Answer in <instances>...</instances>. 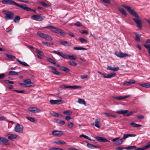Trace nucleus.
I'll return each instance as SVG.
<instances>
[{"label": "nucleus", "mask_w": 150, "mask_h": 150, "mask_svg": "<svg viewBox=\"0 0 150 150\" xmlns=\"http://www.w3.org/2000/svg\"><path fill=\"white\" fill-rule=\"evenodd\" d=\"M123 141V139H121L120 140L117 141L115 142L113 144L115 146L120 145L122 143Z\"/></svg>", "instance_id": "cd10ccee"}, {"label": "nucleus", "mask_w": 150, "mask_h": 150, "mask_svg": "<svg viewBox=\"0 0 150 150\" xmlns=\"http://www.w3.org/2000/svg\"><path fill=\"white\" fill-rule=\"evenodd\" d=\"M44 28H49L51 31L58 34L62 36H65L66 35V33L64 32L61 29L59 28L54 27L53 25L50 24L47 25Z\"/></svg>", "instance_id": "7ed1b4c3"}, {"label": "nucleus", "mask_w": 150, "mask_h": 150, "mask_svg": "<svg viewBox=\"0 0 150 150\" xmlns=\"http://www.w3.org/2000/svg\"><path fill=\"white\" fill-rule=\"evenodd\" d=\"M35 51L40 55L42 56H44V54L43 53V52H42L40 50H39L38 49H37V48H36L35 49Z\"/></svg>", "instance_id": "2f4dec72"}, {"label": "nucleus", "mask_w": 150, "mask_h": 150, "mask_svg": "<svg viewBox=\"0 0 150 150\" xmlns=\"http://www.w3.org/2000/svg\"><path fill=\"white\" fill-rule=\"evenodd\" d=\"M103 3L109 4H111L110 0H100Z\"/></svg>", "instance_id": "5fc2aeb1"}, {"label": "nucleus", "mask_w": 150, "mask_h": 150, "mask_svg": "<svg viewBox=\"0 0 150 150\" xmlns=\"http://www.w3.org/2000/svg\"><path fill=\"white\" fill-rule=\"evenodd\" d=\"M88 76L87 75H82L80 76V78L81 79H84L88 77Z\"/></svg>", "instance_id": "0e129e2a"}, {"label": "nucleus", "mask_w": 150, "mask_h": 150, "mask_svg": "<svg viewBox=\"0 0 150 150\" xmlns=\"http://www.w3.org/2000/svg\"><path fill=\"white\" fill-rule=\"evenodd\" d=\"M96 139L97 140L100 142H109V141L106 139L105 138L99 136L96 137Z\"/></svg>", "instance_id": "412c9836"}, {"label": "nucleus", "mask_w": 150, "mask_h": 150, "mask_svg": "<svg viewBox=\"0 0 150 150\" xmlns=\"http://www.w3.org/2000/svg\"><path fill=\"white\" fill-rule=\"evenodd\" d=\"M23 126L19 124H17L14 127V131L18 133H22L23 131Z\"/></svg>", "instance_id": "0eeeda50"}, {"label": "nucleus", "mask_w": 150, "mask_h": 150, "mask_svg": "<svg viewBox=\"0 0 150 150\" xmlns=\"http://www.w3.org/2000/svg\"><path fill=\"white\" fill-rule=\"evenodd\" d=\"M124 149L125 148L123 147H119L116 148L115 150H122Z\"/></svg>", "instance_id": "774afa93"}, {"label": "nucleus", "mask_w": 150, "mask_h": 150, "mask_svg": "<svg viewBox=\"0 0 150 150\" xmlns=\"http://www.w3.org/2000/svg\"><path fill=\"white\" fill-rule=\"evenodd\" d=\"M24 81L25 84V87H30L32 86V85L31 84L32 83L30 79H25L24 80Z\"/></svg>", "instance_id": "a211bd4d"}, {"label": "nucleus", "mask_w": 150, "mask_h": 150, "mask_svg": "<svg viewBox=\"0 0 150 150\" xmlns=\"http://www.w3.org/2000/svg\"><path fill=\"white\" fill-rule=\"evenodd\" d=\"M130 125H131L132 126L134 127H142L141 125L137 124L134 122H131L130 124Z\"/></svg>", "instance_id": "473e14b6"}, {"label": "nucleus", "mask_w": 150, "mask_h": 150, "mask_svg": "<svg viewBox=\"0 0 150 150\" xmlns=\"http://www.w3.org/2000/svg\"><path fill=\"white\" fill-rule=\"evenodd\" d=\"M39 3L42 4L44 7H48L50 6V5L47 4H46L43 1H40Z\"/></svg>", "instance_id": "09e8293b"}, {"label": "nucleus", "mask_w": 150, "mask_h": 150, "mask_svg": "<svg viewBox=\"0 0 150 150\" xmlns=\"http://www.w3.org/2000/svg\"><path fill=\"white\" fill-rule=\"evenodd\" d=\"M115 54L118 57L122 58L128 57L130 55L125 53L117 51L115 52Z\"/></svg>", "instance_id": "9b49d317"}, {"label": "nucleus", "mask_w": 150, "mask_h": 150, "mask_svg": "<svg viewBox=\"0 0 150 150\" xmlns=\"http://www.w3.org/2000/svg\"><path fill=\"white\" fill-rule=\"evenodd\" d=\"M4 82L6 83H9V84H13L14 83V82L13 81H10L8 80H5L4 81Z\"/></svg>", "instance_id": "13d9d810"}, {"label": "nucleus", "mask_w": 150, "mask_h": 150, "mask_svg": "<svg viewBox=\"0 0 150 150\" xmlns=\"http://www.w3.org/2000/svg\"><path fill=\"white\" fill-rule=\"evenodd\" d=\"M48 67L51 69V71L53 74L58 76H60L61 75V74L57 71L56 70V69L54 67L51 66H49Z\"/></svg>", "instance_id": "4468645a"}, {"label": "nucleus", "mask_w": 150, "mask_h": 150, "mask_svg": "<svg viewBox=\"0 0 150 150\" xmlns=\"http://www.w3.org/2000/svg\"><path fill=\"white\" fill-rule=\"evenodd\" d=\"M59 42L62 45L65 46H69L71 45L72 44L71 42L68 43L67 41L61 40L59 41Z\"/></svg>", "instance_id": "aec40b11"}, {"label": "nucleus", "mask_w": 150, "mask_h": 150, "mask_svg": "<svg viewBox=\"0 0 150 150\" xmlns=\"http://www.w3.org/2000/svg\"><path fill=\"white\" fill-rule=\"evenodd\" d=\"M9 75H18V72L14 71H10L8 73Z\"/></svg>", "instance_id": "ea45409f"}, {"label": "nucleus", "mask_w": 150, "mask_h": 150, "mask_svg": "<svg viewBox=\"0 0 150 150\" xmlns=\"http://www.w3.org/2000/svg\"><path fill=\"white\" fill-rule=\"evenodd\" d=\"M75 25L76 26H82V24H81V23L80 22H78L76 23L75 24Z\"/></svg>", "instance_id": "338daca9"}, {"label": "nucleus", "mask_w": 150, "mask_h": 150, "mask_svg": "<svg viewBox=\"0 0 150 150\" xmlns=\"http://www.w3.org/2000/svg\"><path fill=\"white\" fill-rule=\"evenodd\" d=\"M1 2L3 4L16 5L22 8L23 10L26 11H33L34 12L36 13L35 10H33L28 7L26 6L24 4L22 5H20L12 0H2Z\"/></svg>", "instance_id": "f03ea898"}, {"label": "nucleus", "mask_w": 150, "mask_h": 150, "mask_svg": "<svg viewBox=\"0 0 150 150\" xmlns=\"http://www.w3.org/2000/svg\"><path fill=\"white\" fill-rule=\"evenodd\" d=\"M44 39L47 40L51 41L52 40V37L46 34Z\"/></svg>", "instance_id": "4c0bfd02"}, {"label": "nucleus", "mask_w": 150, "mask_h": 150, "mask_svg": "<svg viewBox=\"0 0 150 150\" xmlns=\"http://www.w3.org/2000/svg\"><path fill=\"white\" fill-rule=\"evenodd\" d=\"M63 87L64 88H70L73 89H76L77 88H81V86H66L65 85H64L63 86Z\"/></svg>", "instance_id": "dca6fc26"}, {"label": "nucleus", "mask_w": 150, "mask_h": 150, "mask_svg": "<svg viewBox=\"0 0 150 150\" xmlns=\"http://www.w3.org/2000/svg\"><path fill=\"white\" fill-rule=\"evenodd\" d=\"M135 82V80H132L129 81H125L123 83V84L125 86H129L134 84Z\"/></svg>", "instance_id": "4be33fe9"}, {"label": "nucleus", "mask_w": 150, "mask_h": 150, "mask_svg": "<svg viewBox=\"0 0 150 150\" xmlns=\"http://www.w3.org/2000/svg\"><path fill=\"white\" fill-rule=\"evenodd\" d=\"M119 10L122 14L124 15L125 16H127L126 13L123 8H119Z\"/></svg>", "instance_id": "f704fd0d"}, {"label": "nucleus", "mask_w": 150, "mask_h": 150, "mask_svg": "<svg viewBox=\"0 0 150 150\" xmlns=\"http://www.w3.org/2000/svg\"><path fill=\"white\" fill-rule=\"evenodd\" d=\"M73 49L74 50H87V49L85 48H83L82 47H74Z\"/></svg>", "instance_id": "a18cd8bd"}, {"label": "nucleus", "mask_w": 150, "mask_h": 150, "mask_svg": "<svg viewBox=\"0 0 150 150\" xmlns=\"http://www.w3.org/2000/svg\"><path fill=\"white\" fill-rule=\"evenodd\" d=\"M13 91L20 93H23L25 92L24 90H14Z\"/></svg>", "instance_id": "e2e57ef3"}, {"label": "nucleus", "mask_w": 150, "mask_h": 150, "mask_svg": "<svg viewBox=\"0 0 150 150\" xmlns=\"http://www.w3.org/2000/svg\"><path fill=\"white\" fill-rule=\"evenodd\" d=\"M80 32L82 34L87 35L88 33V32L86 30H81L80 31Z\"/></svg>", "instance_id": "052dcab7"}, {"label": "nucleus", "mask_w": 150, "mask_h": 150, "mask_svg": "<svg viewBox=\"0 0 150 150\" xmlns=\"http://www.w3.org/2000/svg\"><path fill=\"white\" fill-rule=\"evenodd\" d=\"M8 140L7 139L0 137V144H2L5 145H9L10 143L8 142Z\"/></svg>", "instance_id": "f8f14e48"}, {"label": "nucleus", "mask_w": 150, "mask_h": 150, "mask_svg": "<svg viewBox=\"0 0 150 150\" xmlns=\"http://www.w3.org/2000/svg\"><path fill=\"white\" fill-rule=\"evenodd\" d=\"M78 102L79 103L81 104H84L85 105H86V104L85 101L84 100L80 98L79 99Z\"/></svg>", "instance_id": "79ce46f5"}, {"label": "nucleus", "mask_w": 150, "mask_h": 150, "mask_svg": "<svg viewBox=\"0 0 150 150\" xmlns=\"http://www.w3.org/2000/svg\"><path fill=\"white\" fill-rule=\"evenodd\" d=\"M37 35L41 38L44 39L46 34L44 33H42L40 32L39 31L37 32Z\"/></svg>", "instance_id": "bb28decb"}, {"label": "nucleus", "mask_w": 150, "mask_h": 150, "mask_svg": "<svg viewBox=\"0 0 150 150\" xmlns=\"http://www.w3.org/2000/svg\"><path fill=\"white\" fill-rule=\"evenodd\" d=\"M130 96V95H128L124 96H119L115 97L113 96L112 98L115 99L117 100H121L127 98L129 97Z\"/></svg>", "instance_id": "6ab92c4d"}, {"label": "nucleus", "mask_w": 150, "mask_h": 150, "mask_svg": "<svg viewBox=\"0 0 150 150\" xmlns=\"http://www.w3.org/2000/svg\"><path fill=\"white\" fill-rule=\"evenodd\" d=\"M146 147H147V146L146 147V146H145L143 147L137 148L136 149V150H144L147 149L146 148Z\"/></svg>", "instance_id": "bf43d9fd"}, {"label": "nucleus", "mask_w": 150, "mask_h": 150, "mask_svg": "<svg viewBox=\"0 0 150 150\" xmlns=\"http://www.w3.org/2000/svg\"><path fill=\"white\" fill-rule=\"evenodd\" d=\"M26 118L30 121L32 122H36L37 120L36 119L33 117H26Z\"/></svg>", "instance_id": "7c9ffc66"}, {"label": "nucleus", "mask_w": 150, "mask_h": 150, "mask_svg": "<svg viewBox=\"0 0 150 150\" xmlns=\"http://www.w3.org/2000/svg\"><path fill=\"white\" fill-rule=\"evenodd\" d=\"M79 137H84V138L86 139H87L89 140L93 141H94V140H92L89 137H88V136H87L86 135H84V134H81V135H80L79 136Z\"/></svg>", "instance_id": "58836bf2"}, {"label": "nucleus", "mask_w": 150, "mask_h": 150, "mask_svg": "<svg viewBox=\"0 0 150 150\" xmlns=\"http://www.w3.org/2000/svg\"><path fill=\"white\" fill-rule=\"evenodd\" d=\"M79 40L82 43H86L87 42V40L82 38H79Z\"/></svg>", "instance_id": "de8ad7c7"}, {"label": "nucleus", "mask_w": 150, "mask_h": 150, "mask_svg": "<svg viewBox=\"0 0 150 150\" xmlns=\"http://www.w3.org/2000/svg\"><path fill=\"white\" fill-rule=\"evenodd\" d=\"M5 55L7 57H8V58L11 59H15L16 58V57L13 55H9L7 54H5Z\"/></svg>", "instance_id": "e433bc0d"}, {"label": "nucleus", "mask_w": 150, "mask_h": 150, "mask_svg": "<svg viewBox=\"0 0 150 150\" xmlns=\"http://www.w3.org/2000/svg\"><path fill=\"white\" fill-rule=\"evenodd\" d=\"M140 86L147 88L150 87V84L148 83L141 84L140 85Z\"/></svg>", "instance_id": "72a5a7b5"}, {"label": "nucleus", "mask_w": 150, "mask_h": 150, "mask_svg": "<svg viewBox=\"0 0 150 150\" xmlns=\"http://www.w3.org/2000/svg\"><path fill=\"white\" fill-rule=\"evenodd\" d=\"M20 19V17L18 16H17L14 18V21L15 23L18 22Z\"/></svg>", "instance_id": "8fccbe9b"}, {"label": "nucleus", "mask_w": 150, "mask_h": 150, "mask_svg": "<svg viewBox=\"0 0 150 150\" xmlns=\"http://www.w3.org/2000/svg\"><path fill=\"white\" fill-rule=\"evenodd\" d=\"M31 18L38 21H41L44 20L42 17L39 14L34 15L31 16Z\"/></svg>", "instance_id": "423d86ee"}, {"label": "nucleus", "mask_w": 150, "mask_h": 150, "mask_svg": "<svg viewBox=\"0 0 150 150\" xmlns=\"http://www.w3.org/2000/svg\"><path fill=\"white\" fill-rule=\"evenodd\" d=\"M115 112H136L134 111H130L129 112L127 110H121L117 111Z\"/></svg>", "instance_id": "c85d7f7f"}, {"label": "nucleus", "mask_w": 150, "mask_h": 150, "mask_svg": "<svg viewBox=\"0 0 150 150\" xmlns=\"http://www.w3.org/2000/svg\"><path fill=\"white\" fill-rule=\"evenodd\" d=\"M28 110L30 112H38L41 111L40 109L36 107L30 108H28Z\"/></svg>", "instance_id": "f3484780"}, {"label": "nucleus", "mask_w": 150, "mask_h": 150, "mask_svg": "<svg viewBox=\"0 0 150 150\" xmlns=\"http://www.w3.org/2000/svg\"><path fill=\"white\" fill-rule=\"evenodd\" d=\"M100 118H97L96 119L95 122L91 123V125L94 126H95L98 128L100 127Z\"/></svg>", "instance_id": "9d476101"}, {"label": "nucleus", "mask_w": 150, "mask_h": 150, "mask_svg": "<svg viewBox=\"0 0 150 150\" xmlns=\"http://www.w3.org/2000/svg\"><path fill=\"white\" fill-rule=\"evenodd\" d=\"M59 69L65 72L66 73H67L69 71V69L67 67L63 66H61L59 67Z\"/></svg>", "instance_id": "393cba45"}, {"label": "nucleus", "mask_w": 150, "mask_h": 150, "mask_svg": "<svg viewBox=\"0 0 150 150\" xmlns=\"http://www.w3.org/2000/svg\"><path fill=\"white\" fill-rule=\"evenodd\" d=\"M47 60L48 61L52 63L53 64H56V62L54 61L53 59L51 58H47Z\"/></svg>", "instance_id": "49530a36"}, {"label": "nucleus", "mask_w": 150, "mask_h": 150, "mask_svg": "<svg viewBox=\"0 0 150 150\" xmlns=\"http://www.w3.org/2000/svg\"><path fill=\"white\" fill-rule=\"evenodd\" d=\"M122 114L124 116H129L132 115L133 113H119Z\"/></svg>", "instance_id": "4d7b16f0"}, {"label": "nucleus", "mask_w": 150, "mask_h": 150, "mask_svg": "<svg viewBox=\"0 0 150 150\" xmlns=\"http://www.w3.org/2000/svg\"><path fill=\"white\" fill-rule=\"evenodd\" d=\"M3 12L6 15L5 18L6 21L13 19L14 18V13H13L6 10L3 11Z\"/></svg>", "instance_id": "39448f33"}, {"label": "nucleus", "mask_w": 150, "mask_h": 150, "mask_svg": "<svg viewBox=\"0 0 150 150\" xmlns=\"http://www.w3.org/2000/svg\"><path fill=\"white\" fill-rule=\"evenodd\" d=\"M98 72L100 74L102 75L103 77L105 78H111L115 77L116 75V74L115 73H111L108 74V75L106 76L104 73H103L100 71H98Z\"/></svg>", "instance_id": "6e6552de"}, {"label": "nucleus", "mask_w": 150, "mask_h": 150, "mask_svg": "<svg viewBox=\"0 0 150 150\" xmlns=\"http://www.w3.org/2000/svg\"><path fill=\"white\" fill-rule=\"evenodd\" d=\"M107 69L108 70L113 71H117L119 70V68L118 67H112L109 66H108Z\"/></svg>", "instance_id": "b1692460"}, {"label": "nucleus", "mask_w": 150, "mask_h": 150, "mask_svg": "<svg viewBox=\"0 0 150 150\" xmlns=\"http://www.w3.org/2000/svg\"><path fill=\"white\" fill-rule=\"evenodd\" d=\"M55 142L57 144H64L66 143V142H61L59 140L56 141Z\"/></svg>", "instance_id": "864d4df0"}, {"label": "nucleus", "mask_w": 150, "mask_h": 150, "mask_svg": "<svg viewBox=\"0 0 150 150\" xmlns=\"http://www.w3.org/2000/svg\"><path fill=\"white\" fill-rule=\"evenodd\" d=\"M106 116H111L113 118H116V116L115 115H112L110 113H103Z\"/></svg>", "instance_id": "c03bdc74"}, {"label": "nucleus", "mask_w": 150, "mask_h": 150, "mask_svg": "<svg viewBox=\"0 0 150 150\" xmlns=\"http://www.w3.org/2000/svg\"><path fill=\"white\" fill-rule=\"evenodd\" d=\"M137 147L135 146H129L127 147H125V149H136Z\"/></svg>", "instance_id": "37998d69"}, {"label": "nucleus", "mask_w": 150, "mask_h": 150, "mask_svg": "<svg viewBox=\"0 0 150 150\" xmlns=\"http://www.w3.org/2000/svg\"><path fill=\"white\" fill-rule=\"evenodd\" d=\"M52 115L55 117H62L61 114L59 113H52Z\"/></svg>", "instance_id": "3c124183"}, {"label": "nucleus", "mask_w": 150, "mask_h": 150, "mask_svg": "<svg viewBox=\"0 0 150 150\" xmlns=\"http://www.w3.org/2000/svg\"><path fill=\"white\" fill-rule=\"evenodd\" d=\"M74 126V125L72 122H68V124L67 125L68 127L70 128H72Z\"/></svg>", "instance_id": "6e6d98bb"}, {"label": "nucleus", "mask_w": 150, "mask_h": 150, "mask_svg": "<svg viewBox=\"0 0 150 150\" xmlns=\"http://www.w3.org/2000/svg\"><path fill=\"white\" fill-rule=\"evenodd\" d=\"M144 46L145 48H146L148 50V53L149 54V55L150 56V45L144 44Z\"/></svg>", "instance_id": "a19ab883"}, {"label": "nucleus", "mask_w": 150, "mask_h": 150, "mask_svg": "<svg viewBox=\"0 0 150 150\" xmlns=\"http://www.w3.org/2000/svg\"><path fill=\"white\" fill-rule=\"evenodd\" d=\"M18 137V136L16 134H10L8 135V139L11 140H13V139H15Z\"/></svg>", "instance_id": "5701e85b"}, {"label": "nucleus", "mask_w": 150, "mask_h": 150, "mask_svg": "<svg viewBox=\"0 0 150 150\" xmlns=\"http://www.w3.org/2000/svg\"><path fill=\"white\" fill-rule=\"evenodd\" d=\"M98 72L100 74L102 75L103 77L105 78H111L115 77L116 75V74L115 73H111L108 74V75L106 76L104 73H103L100 71H98Z\"/></svg>", "instance_id": "1a4fd4ad"}, {"label": "nucleus", "mask_w": 150, "mask_h": 150, "mask_svg": "<svg viewBox=\"0 0 150 150\" xmlns=\"http://www.w3.org/2000/svg\"><path fill=\"white\" fill-rule=\"evenodd\" d=\"M42 43L44 45L47 46L48 47L50 46V43L48 42H46L42 41Z\"/></svg>", "instance_id": "680f3d73"}, {"label": "nucleus", "mask_w": 150, "mask_h": 150, "mask_svg": "<svg viewBox=\"0 0 150 150\" xmlns=\"http://www.w3.org/2000/svg\"><path fill=\"white\" fill-rule=\"evenodd\" d=\"M134 34L136 36L135 40L136 41L139 42L140 41V37L139 35L136 32H134Z\"/></svg>", "instance_id": "c756f323"}, {"label": "nucleus", "mask_w": 150, "mask_h": 150, "mask_svg": "<svg viewBox=\"0 0 150 150\" xmlns=\"http://www.w3.org/2000/svg\"><path fill=\"white\" fill-rule=\"evenodd\" d=\"M67 62L69 64L72 66H75L77 65L76 63L72 61H69Z\"/></svg>", "instance_id": "c9c22d12"}, {"label": "nucleus", "mask_w": 150, "mask_h": 150, "mask_svg": "<svg viewBox=\"0 0 150 150\" xmlns=\"http://www.w3.org/2000/svg\"><path fill=\"white\" fill-rule=\"evenodd\" d=\"M52 53L57 54L59 56L64 58L67 59H69L71 60H75L76 59V57L74 55H69L68 54H66L63 52L57 51L56 50H53L52 52Z\"/></svg>", "instance_id": "20e7f679"}, {"label": "nucleus", "mask_w": 150, "mask_h": 150, "mask_svg": "<svg viewBox=\"0 0 150 150\" xmlns=\"http://www.w3.org/2000/svg\"><path fill=\"white\" fill-rule=\"evenodd\" d=\"M52 134L54 136H60L64 134L63 132L54 130L52 132Z\"/></svg>", "instance_id": "ddd939ff"}, {"label": "nucleus", "mask_w": 150, "mask_h": 150, "mask_svg": "<svg viewBox=\"0 0 150 150\" xmlns=\"http://www.w3.org/2000/svg\"><path fill=\"white\" fill-rule=\"evenodd\" d=\"M50 150H64L63 149L61 148H56L54 147H50Z\"/></svg>", "instance_id": "603ef678"}, {"label": "nucleus", "mask_w": 150, "mask_h": 150, "mask_svg": "<svg viewBox=\"0 0 150 150\" xmlns=\"http://www.w3.org/2000/svg\"><path fill=\"white\" fill-rule=\"evenodd\" d=\"M59 98L60 100H54L51 99L50 101V103L51 104H60L62 103H63V102L61 100L62 98L60 97Z\"/></svg>", "instance_id": "2eb2a0df"}, {"label": "nucleus", "mask_w": 150, "mask_h": 150, "mask_svg": "<svg viewBox=\"0 0 150 150\" xmlns=\"http://www.w3.org/2000/svg\"><path fill=\"white\" fill-rule=\"evenodd\" d=\"M16 60L19 62L20 64H22L23 65L25 66L26 67H29V65L27 64L26 62H22L20 61L19 59H17Z\"/></svg>", "instance_id": "a878e982"}, {"label": "nucleus", "mask_w": 150, "mask_h": 150, "mask_svg": "<svg viewBox=\"0 0 150 150\" xmlns=\"http://www.w3.org/2000/svg\"><path fill=\"white\" fill-rule=\"evenodd\" d=\"M65 119V120L67 121H69L70 119H71L72 118H71V117L69 116H66Z\"/></svg>", "instance_id": "69168bd1"}, {"label": "nucleus", "mask_w": 150, "mask_h": 150, "mask_svg": "<svg viewBox=\"0 0 150 150\" xmlns=\"http://www.w3.org/2000/svg\"><path fill=\"white\" fill-rule=\"evenodd\" d=\"M122 6L127 10L128 12L133 16L135 17L136 18H133V20L135 22L137 25V27L140 30L142 28V22L139 19V17L137 12L132 8L131 7L126 5H123Z\"/></svg>", "instance_id": "f257e3e1"}]
</instances>
